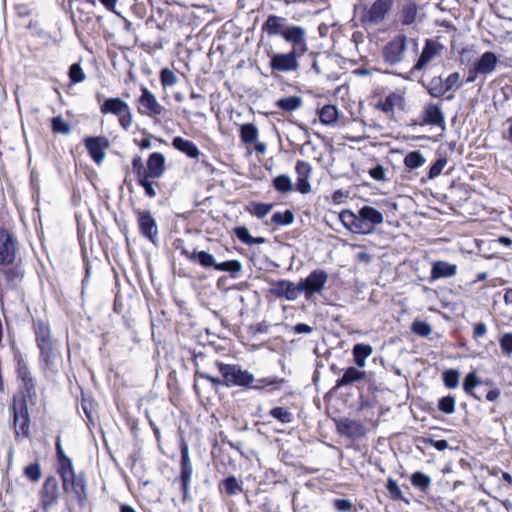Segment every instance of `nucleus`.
Returning <instances> with one entry per match:
<instances>
[{
    "label": "nucleus",
    "mask_w": 512,
    "mask_h": 512,
    "mask_svg": "<svg viewBox=\"0 0 512 512\" xmlns=\"http://www.w3.org/2000/svg\"><path fill=\"white\" fill-rule=\"evenodd\" d=\"M215 366L221 375L220 377H214L208 373H199V375L207 380H209L214 386H241L246 388L253 389H261L264 386L273 385L276 388H279L283 383V379L277 378H263L255 382L254 376L246 370H242L237 365L224 364L221 362H216Z\"/></svg>",
    "instance_id": "nucleus-1"
},
{
    "label": "nucleus",
    "mask_w": 512,
    "mask_h": 512,
    "mask_svg": "<svg viewBox=\"0 0 512 512\" xmlns=\"http://www.w3.org/2000/svg\"><path fill=\"white\" fill-rule=\"evenodd\" d=\"M383 214L372 206L365 205L354 214V233L371 234L375 227L383 223Z\"/></svg>",
    "instance_id": "nucleus-2"
},
{
    "label": "nucleus",
    "mask_w": 512,
    "mask_h": 512,
    "mask_svg": "<svg viewBox=\"0 0 512 512\" xmlns=\"http://www.w3.org/2000/svg\"><path fill=\"white\" fill-rule=\"evenodd\" d=\"M102 114H112L118 117L119 124L128 130L133 123V116L129 105L120 98H108L100 105Z\"/></svg>",
    "instance_id": "nucleus-3"
},
{
    "label": "nucleus",
    "mask_w": 512,
    "mask_h": 512,
    "mask_svg": "<svg viewBox=\"0 0 512 512\" xmlns=\"http://www.w3.org/2000/svg\"><path fill=\"white\" fill-rule=\"evenodd\" d=\"M17 360V367H16V373L17 377L21 380V395L17 397L18 399H25L26 401H29L30 403L34 404L37 392H36V386H35V379L31 375L27 364L22 358V355L18 353L16 355Z\"/></svg>",
    "instance_id": "nucleus-4"
},
{
    "label": "nucleus",
    "mask_w": 512,
    "mask_h": 512,
    "mask_svg": "<svg viewBox=\"0 0 512 512\" xmlns=\"http://www.w3.org/2000/svg\"><path fill=\"white\" fill-rule=\"evenodd\" d=\"M463 86L459 72L449 74L445 79L441 76L433 77L428 84V93L435 98L444 96L451 90H457Z\"/></svg>",
    "instance_id": "nucleus-5"
},
{
    "label": "nucleus",
    "mask_w": 512,
    "mask_h": 512,
    "mask_svg": "<svg viewBox=\"0 0 512 512\" xmlns=\"http://www.w3.org/2000/svg\"><path fill=\"white\" fill-rule=\"evenodd\" d=\"M36 341L41 353V360L47 366L52 365L55 357L54 346L51 341L49 326L44 322H38L35 325Z\"/></svg>",
    "instance_id": "nucleus-6"
},
{
    "label": "nucleus",
    "mask_w": 512,
    "mask_h": 512,
    "mask_svg": "<svg viewBox=\"0 0 512 512\" xmlns=\"http://www.w3.org/2000/svg\"><path fill=\"white\" fill-rule=\"evenodd\" d=\"M327 280L328 274L324 270L316 269L299 281L300 293H304L306 300H311L315 294L323 291Z\"/></svg>",
    "instance_id": "nucleus-7"
},
{
    "label": "nucleus",
    "mask_w": 512,
    "mask_h": 512,
    "mask_svg": "<svg viewBox=\"0 0 512 512\" xmlns=\"http://www.w3.org/2000/svg\"><path fill=\"white\" fill-rule=\"evenodd\" d=\"M18 251V242L14 234L0 228V265H13L16 262Z\"/></svg>",
    "instance_id": "nucleus-8"
},
{
    "label": "nucleus",
    "mask_w": 512,
    "mask_h": 512,
    "mask_svg": "<svg viewBox=\"0 0 512 512\" xmlns=\"http://www.w3.org/2000/svg\"><path fill=\"white\" fill-rule=\"evenodd\" d=\"M137 110L141 115L154 118L163 115L166 109L159 103L155 95L146 87H141V95L137 100Z\"/></svg>",
    "instance_id": "nucleus-9"
},
{
    "label": "nucleus",
    "mask_w": 512,
    "mask_h": 512,
    "mask_svg": "<svg viewBox=\"0 0 512 512\" xmlns=\"http://www.w3.org/2000/svg\"><path fill=\"white\" fill-rule=\"evenodd\" d=\"M12 410L16 435L27 437L29 435L30 422L27 401L25 399H18L17 397H14Z\"/></svg>",
    "instance_id": "nucleus-10"
},
{
    "label": "nucleus",
    "mask_w": 512,
    "mask_h": 512,
    "mask_svg": "<svg viewBox=\"0 0 512 512\" xmlns=\"http://www.w3.org/2000/svg\"><path fill=\"white\" fill-rule=\"evenodd\" d=\"M24 278V270L19 264L9 266L0 265V290H13L18 287Z\"/></svg>",
    "instance_id": "nucleus-11"
},
{
    "label": "nucleus",
    "mask_w": 512,
    "mask_h": 512,
    "mask_svg": "<svg viewBox=\"0 0 512 512\" xmlns=\"http://www.w3.org/2000/svg\"><path fill=\"white\" fill-rule=\"evenodd\" d=\"M300 53L292 49L289 53H275L270 60V67L277 72H292L299 68L297 58Z\"/></svg>",
    "instance_id": "nucleus-12"
},
{
    "label": "nucleus",
    "mask_w": 512,
    "mask_h": 512,
    "mask_svg": "<svg viewBox=\"0 0 512 512\" xmlns=\"http://www.w3.org/2000/svg\"><path fill=\"white\" fill-rule=\"evenodd\" d=\"M406 50V36L399 34L389 41L382 50L385 62L394 65L399 63Z\"/></svg>",
    "instance_id": "nucleus-13"
},
{
    "label": "nucleus",
    "mask_w": 512,
    "mask_h": 512,
    "mask_svg": "<svg viewBox=\"0 0 512 512\" xmlns=\"http://www.w3.org/2000/svg\"><path fill=\"white\" fill-rule=\"evenodd\" d=\"M374 107L388 117L392 118L395 112V109H403L404 108V96L400 91L389 92L385 96H380L375 102Z\"/></svg>",
    "instance_id": "nucleus-14"
},
{
    "label": "nucleus",
    "mask_w": 512,
    "mask_h": 512,
    "mask_svg": "<svg viewBox=\"0 0 512 512\" xmlns=\"http://www.w3.org/2000/svg\"><path fill=\"white\" fill-rule=\"evenodd\" d=\"M443 49L444 46L437 40L426 39L422 52L415 63L413 70H423L431 61L441 55Z\"/></svg>",
    "instance_id": "nucleus-15"
},
{
    "label": "nucleus",
    "mask_w": 512,
    "mask_h": 512,
    "mask_svg": "<svg viewBox=\"0 0 512 512\" xmlns=\"http://www.w3.org/2000/svg\"><path fill=\"white\" fill-rule=\"evenodd\" d=\"M270 293L277 298H283L288 301H295L299 294V284L295 285L288 280H279L271 283Z\"/></svg>",
    "instance_id": "nucleus-16"
},
{
    "label": "nucleus",
    "mask_w": 512,
    "mask_h": 512,
    "mask_svg": "<svg viewBox=\"0 0 512 512\" xmlns=\"http://www.w3.org/2000/svg\"><path fill=\"white\" fill-rule=\"evenodd\" d=\"M421 119L420 125L445 127V117L439 104L428 103L425 105Z\"/></svg>",
    "instance_id": "nucleus-17"
},
{
    "label": "nucleus",
    "mask_w": 512,
    "mask_h": 512,
    "mask_svg": "<svg viewBox=\"0 0 512 512\" xmlns=\"http://www.w3.org/2000/svg\"><path fill=\"white\" fill-rule=\"evenodd\" d=\"M136 214L141 233L145 237L150 239L153 243H155V239L157 238L158 234V229L156 221L153 218L151 212L148 210H137Z\"/></svg>",
    "instance_id": "nucleus-18"
},
{
    "label": "nucleus",
    "mask_w": 512,
    "mask_h": 512,
    "mask_svg": "<svg viewBox=\"0 0 512 512\" xmlns=\"http://www.w3.org/2000/svg\"><path fill=\"white\" fill-rule=\"evenodd\" d=\"M85 146L92 157V159L100 164L105 157L104 149L108 147L109 143L105 137H87L85 139Z\"/></svg>",
    "instance_id": "nucleus-19"
},
{
    "label": "nucleus",
    "mask_w": 512,
    "mask_h": 512,
    "mask_svg": "<svg viewBox=\"0 0 512 512\" xmlns=\"http://www.w3.org/2000/svg\"><path fill=\"white\" fill-rule=\"evenodd\" d=\"M457 269L456 264L442 260L434 261L430 271V281L453 277L456 275Z\"/></svg>",
    "instance_id": "nucleus-20"
},
{
    "label": "nucleus",
    "mask_w": 512,
    "mask_h": 512,
    "mask_svg": "<svg viewBox=\"0 0 512 512\" xmlns=\"http://www.w3.org/2000/svg\"><path fill=\"white\" fill-rule=\"evenodd\" d=\"M282 37L293 44V49L298 52L301 49L302 53L305 51V30L299 26H291L285 29Z\"/></svg>",
    "instance_id": "nucleus-21"
},
{
    "label": "nucleus",
    "mask_w": 512,
    "mask_h": 512,
    "mask_svg": "<svg viewBox=\"0 0 512 512\" xmlns=\"http://www.w3.org/2000/svg\"><path fill=\"white\" fill-rule=\"evenodd\" d=\"M393 3L394 0H376L368 10L369 21L379 23L384 20Z\"/></svg>",
    "instance_id": "nucleus-22"
},
{
    "label": "nucleus",
    "mask_w": 512,
    "mask_h": 512,
    "mask_svg": "<svg viewBox=\"0 0 512 512\" xmlns=\"http://www.w3.org/2000/svg\"><path fill=\"white\" fill-rule=\"evenodd\" d=\"M165 157L163 154L152 153L147 160L146 176L160 178L165 171Z\"/></svg>",
    "instance_id": "nucleus-23"
},
{
    "label": "nucleus",
    "mask_w": 512,
    "mask_h": 512,
    "mask_svg": "<svg viewBox=\"0 0 512 512\" xmlns=\"http://www.w3.org/2000/svg\"><path fill=\"white\" fill-rule=\"evenodd\" d=\"M497 63L498 58L496 54L491 51H486L474 62V65L477 71H480L481 75H488L496 69Z\"/></svg>",
    "instance_id": "nucleus-24"
},
{
    "label": "nucleus",
    "mask_w": 512,
    "mask_h": 512,
    "mask_svg": "<svg viewBox=\"0 0 512 512\" xmlns=\"http://www.w3.org/2000/svg\"><path fill=\"white\" fill-rule=\"evenodd\" d=\"M62 487L69 500H75L82 504L86 499V489L84 482H62Z\"/></svg>",
    "instance_id": "nucleus-25"
},
{
    "label": "nucleus",
    "mask_w": 512,
    "mask_h": 512,
    "mask_svg": "<svg viewBox=\"0 0 512 512\" xmlns=\"http://www.w3.org/2000/svg\"><path fill=\"white\" fill-rule=\"evenodd\" d=\"M60 490L57 482H44L41 491V501L44 509H47L58 499Z\"/></svg>",
    "instance_id": "nucleus-26"
},
{
    "label": "nucleus",
    "mask_w": 512,
    "mask_h": 512,
    "mask_svg": "<svg viewBox=\"0 0 512 512\" xmlns=\"http://www.w3.org/2000/svg\"><path fill=\"white\" fill-rule=\"evenodd\" d=\"M286 19L283 17H279L276 15H270L267 20L264 22L262 29L269 36L274 35H283V32L286 28H284V23Z\"/></svg>",
    "instance_id": "nucleus-27"
},
{
    "label": "nucleus",
    "mask_w": 512,
    "mask_h": 512,
    "mask_svg": "<svg viewBox=\"0 0 512 512\" xmlns=\"http://www.w3.org/2000/svg\"><path fill=\"white\" fill-rule=\"evenodd\" d=\"M172 145L175 149L185 153L190 158H197L200 154L199 149L193 142L180 136L173 139Z\"/></svg>",
    "instance_id": "nucleus-28"
},
{
    "label": "nucleus",
    "mask_w": 512,
    "mask_h": 512,
    "mask_svg": "<svg viewBox=\"0 0 512 512\" xmlns=\"http://www.w3.org/2000/svg\"><path fill=\"white\" fill-rule=\"evenodd\" d=\"M181 448V480H189L192 475V466L189 458L188 444L182 440Z\"/></svg>",
    "instance_id": "nucleus-29"
},
{
    "label": "nucleus",
    "mask_w": 512,
    "mask_h": 512,
    "mask_svg": "<svg viewBox=\"0 0 512 512\" xmlns=\"http://www.w3.org/2000/svg\"><path fill=\"white\" fill-rule=\"evenodd\" d=\"M182 253L186 255L191 261H198L203 267H214L216 265L213 255L206 251H200L198 253L189 252L186 249L182 250Z\"/></svg>",
    "instance_id": "nucleus-30"
},
{
    "label": "nucleus",
    "mask_w": 512,
    "mask_h": 512,
    "mask_svg": "<svg viewBox=\"0 0 512 512\" xmlns=\"http://www.w3.org/2000/svg\"><path fill=\"white\" fill-rule=\"evenodd\" d=\"M482 383V381L480 380V378L477 376L476 372L475 371H472L470 373H468L464 379V382H463V390L464 392L477 399V400H481V397L478 396L476 393H475V388L477 386H479L480 384Z\"/></svg>",
    "instance_id": "nucleus-31"
},
{
    "label": "nucleus",
    "mask_w": 512,
    "mask_h": 512,
    "mask_svg": "<svg viewBox=\"0 0 512 512\" xmlns=\"http://www.w3.org/2000/svg\"><path fill=\"white\" fill-rule=\"evenodd\" d=\"M318 115L321 123L331 125L338 120L339 112L334 105H325L318 110Z\"/></svg>",
    "instance_id": "nucleus-32"
},
{
    "label": "nucleus",
    "mask_w": 512,
    "mask_h": 512,
    "mask_svg": "<svg viewBox=\"0 0 512 512\" xmlns=\"http://www.w3.org/2000/svg\"><path fill=\"white\" fill-rule=\"evenodd\" d=\"M373 352L369 344H356L354 345V364L358 367H363L365 359Z\"/></svg>",
    "instance_id": "nucleus-33"
},
{
    "label": "nucleus",
    "mask_w": 512,
    "mask_h": 512,
    "mask_svg": "<svg viewBox=\"0 0 512 512\" xmlns=\"http://www.w3.org/2000/svg\"><path fill=\"white\" fill-rule=\"evenodd\" d=\"M415 442L419 445L424 446H433L438 451H444L448 448V442L444 439L441 440H435L434 436L431 434L425 435V436H418L415 439Z\"/></svg>",
    "instance_id": "nucleus-34"
},
{
    "label": "nucleus",
    "mask_w": 512,
    "mask_h": 512,
    "mask_svg": "<svg viewBox=\"0 0 512 512\" xmlns=\"http://www.w3.org/2000/svg\"><path fill=\"white\" fill-rule=\"evenodd\" d=\"M302 99L298 96L281 98L276 101V106L284 111L292 112L300 108Z\"/></svg>",
    "instance_id": "nucleus-35"
},
{
    "label": "nucleus",
    "mask_w": 512,
    "mask_h": 512,
    "mask_svg": "<svg viewBox=\"0 0 512 512\" xmlns=\"http://www.w3.org/2000/svg\"><path fill=\"white\" fill-rule=\"evenodd\" d=\"M240 137L244 143H253L258 138V129L252 123L243 124L240 128Z\"/></svg>",
    "instance_id": "nucleus-36"
},
{
    "label": "nucleus",
    "mask_w": 512,
    "mask_h": 512,
    "mask_svg": "<svg viewBox=\"0 0 512 512\" xmlns=\"http://www.w3.org/2000/svg\"><path fill=\"white\" fill-rule=\"evenodd\" d=\"M417 16V6L415 3H409L403 6L401 10V23L403 25H411L415 22Z\"/></svg>",
    "instance_id": "nucleus-37"
},
{
    "label": "nucleus",
    "mask_w": 512,
    "mask_h": 512,
    "mask_svg": "<svg viewBox=\"0 0 512 512\" xmlns=\"http://www.w3.org/2000/svg\"><path fill=\"white\" fill-rule=\"evenodd\" d=\"M425 163L420 151H411L404 158V165L409 169H417Z\"/></svg>",
    "instance_id": "nucleus-38"
},
{
    "label": "nucleus",
    "mask_w": 512,
    "mask_h": 512,
    "mask_svg": "<svg viewBox=\"0 0 512 512\" xmlns=\"http://www.w3.org/2000/svg\"><path fill=\"white\" fill-rule=\"evenodd\" d=\"M58 472L62 480H75V474L69 458L58 461Z\"/></svg>",
    "instance_id": "nucleus-39"
},
{
    "label": "nucleus",
    "mask_w": 512,
    "mask_h": 512,
    "mask_svg": "<svg viewBox=\"0 0 512 512\" xmlns=\"http://www.w3.org/2000/svg\"><path fill=\"white\" fill-rule=\"evenodd\" d=\"M274 188L281 193H289L293 191V183L289 176L279 175L273 180Z\"/></svg>",
    "instance_id": "nucleus-40"
},
{
    "label": "nucleus",
    "mask_w": 512,
    "mask_h": 512,
    "mask_svg": "<svg viewBox=\"0 0 512 512\" xmlns=\"http://www.w3.org/2000/svg\"><path fill=\"white\" fill-rule=\"evenodd\" d=\"M456 399L452 395H447L438 400L437 408L444 414H452L455 412Z\"/></svg>",
    "instance_id": "nucleus-41"
},
{
    "label": "nucleus",
    "mask_w": 512,
    "mask_h": 512,
    "mask_svg": "<svg viewBox=\"0 0 512 512\" xmlns=\"http://www.w3.org/2000/svg\"><path fill=\"white\" fill-rule=\"evenodd\" d=\"M460 373L456 369L445 370L442 374L444 385L449 389H454L459 384Z\"/></svg>",
    "instance_id": "nucleus-42"
},
{
    "label": "nucleus",
    "mask_w": 512,
    "mask_h": 512,
    "mask_svg": "<svg viewBox=\"0 0 512 512\" xmlns=\"http://www.w3.org/2000/svg\"><path fill=\"white\" fill-rule=\"evenodd\" d=\"M270 415L282 423H290L293 420L292 413L284 407H275L270 411Z\"/></svg>",
    "instance_id": "nucleus-43"
},
{
    "label": "nucleus",
    "mask_w": 512,
    "mask_h": 512,
    "mask_svg": "<svg viewBox=\"0 0 512 512\" xmlns=\"http://www.w3.org/2000/svg\"><path fill=\"white\" fill-rule=\"evenodd\" d=\"M294 220V214L290 210L284 212H276L273 214L271 221L276 225H289Z\"/></svg>",
    "instance_id": "nucleus-44"
},
{
    "label": "nucleus",
    "mask_w": 512,
    "mask_h": 512,
    "mask_svg": "<svg viewBox=\"0 0 512 512\" xmlns=\"http://www.w3.org/2000/svg\"><path fill=\"white\" fill-rule=\"evenodd\" d=\"M411 331L421 337H427L431 334V326L422 320H415L411 325Z\"/></svg>",
    "instance_id": "nucleus-45"
},
{
    "label": "nucleus",
    "mask_w": 512,
    "mask_h": 512,
    "mask_svg": "<svg viewBox=\"0 0 512 512\" xmlns=\"http://www.w3.org/2000/svg\"><path fill=\"white\" fill-rule=\"evenodd\" d=\"M52 131L66 135L70 133L71 127L61 116H57L52 119Z\"/></svg>",
    "instance_id": "nucleus-46"
},
{
    "label": "nucleus",
    "mask_w": 512,
    "mask_h": 512,
    "mask_svg": "<svg viewBox=\"0 0 512 512\" xmlns=\"http://www.w3.org/2000/svg\"><path fill=\"white\" fill-rule=\"evenodd\" d=\"M160 80H161V84L164 87H172L177 83L178 78H177L176 74L171 69L164 68V69H162V71L160 73Z\"/></svg>",
    "instance_id": "nucleus-47"
},
{
    "label": "nucleus",
    "mask_w": 512,
    "mask_h": 512,
    "mask_svg": "<svg viewBox=\"0 0 512 512\" xmlns=\"http://www.w3.org/2000/svg\"><path fill=\"white\" fill-rule=\"evenodd\" d=\"M215 269L219 271L237 273L242 269V265L237 260H231L223 263H216Z\"/></svg>",
    "instance_id": "nucleus-48"
},
{
    "label": "nucleus",
    "mask_w": 512,
    "mask_h": 512,
    "mask_svg": "<svg viewBox=\"0 0 512 512\" xmlns=\"http://www.w3.org/2000/svg\"><path fill=\"white\" fill-rule=\"evenodd\" d=\"M446 164H447V158L441 157V158L437 159L429 168L428 178L434 179L437 176H439L441 174L443 168L446 166Z\"/></svg>",
    "instance_id": "nucleus-49"
},
{
    "label": "nucleus",
    "mask_w": 512,
    "mask_h": 512,
    "mask_svg": "<svg viewBox=\"0 0 512 512\" xmlns=\"http://www.w3.org/2000/svg\"><path fill=\"white\" fill-rule=\"evenodd\" d=\"M386 489H387L389 496L392 500H394V501L403 500L406 503H408V500L405 499L402 495L401 489L398 486V482H387Z\"/></svg>",
    "instance_id": "nucleus-50"
},
{
    "label": "nucleus",
    "mask_w": 512,
    "mask_h": 512,
    "mask_svg": "<svg viewBox=\"0 0 512 512\" xmlns=\"http://www.w3.org/2000/svg\"><path fill=\"white\" fill-rule=\"evenodd\" d=\"M337 221L348 231H352V211L343 210L336 215Z\"/></svg>",
    "instance_id": "nucleus-51"
},
{
    "label": "nucleus",
    "mask_w": 512,
    "mask_h": 512,
    "mask_svg": "<svg viewBox=\"0 0 512 512\" xmlns=\"http://www.w3.org/2000/svg\"><path fill=\"white\" fill-rule=\"evenodd\" d=\"M499 345L504 354L510 355L512 353V333H504L499 338Z\"/></svg>",
    "instance_id": "nucleus-52"
},
{
    "label": "nucleus",
    "mask_w": 512,
    "mask_h": 512,
    "mask_svg": "<svg viewBox=\"0 0 512 512\" xmlns=\"http://www.w3.org/2000/svg\"><path fill=\"white\" fill-rule=\"evenodd\" d=\"M69 77L73 83H79L85 79V74L79 64L75 63L70 66Z\"/></svg>",
    "instance_id": "nucleus-53"
},
{
    "label": "nucleus",
    "mask_w": 512,
    "mask_h": 512,
    "mask_svg": "<svg viewBox=\"0 0 512 512\" xmlns=\"http://www.w3.org/2000/svg\"><path fill=\"white\" fill-rule=\"evenodd\" d=\"M368 174L376 181L384 182L387 180L386 178V169L380 165L377 164L376 166L370 168L368 170Z\"/></svg>",
    "instance_id": "nucleus-54"
},
{
    "label": "nucleus",
    "mask_w": 512,
    "mask_h": 512,
    "mask_svg": "<svg viewBox=\"0 0 512 512\" xmlns=\"http://www.w3.org/2000/svg\"><path fill=\"white\" fill-rule=\"evenodd\" d=\"M295 170L298 178L309 179L312 169L308 162L298 161Z\"/></svg>",
    "instance_id": "nucleus-55"
},
{
    "label": "nucleus",
    "mask_w": 512,
    "mask_h": 512,
    "mask_svg": "<svg viewBox=\"0 0 512 512\" xmlns=\"http://www.w3.org/2000/svg\"><path fill=\"white\" fill-rule=\"evenodd\" d=\"M25 476L31 480H37L41 477L40 465L35 462L29 464L24 470Z\"/></svg>",
    "instance_id": "nucleus-56"
},
{
    "label": "nucleus",
    "mask_w": 512,
    "mask_h": 512,
    "mask_svg": "<svg viewBox=\"0 0 512 512\" xmlns=\"http://www.w3.org/2000/svg\"><path fill=\"white\" fill-rule=\"evenodd\" d=\"M220 491L228 495H234L241 492L242 487L239 482H223V485L220 486Z\"/></svg>",
    "instance_id": "nucleus-57"
},
{
    "label": "nucleus",
    "mask_w": 512,
    "mask_h": 512,
    "mask_svg": "<svg viewBox=\"0 0 512 512\" xmlns=\"http://www.w3.org/2000/svg\"><path fill=\"white\" fill-rule=\"evenodd\" d=\"M234 232H235V235L238 237V239L241 242H243L247 245H251L252 236L250 235L249 230L246 227H244V226L236 227L234 229Z\"/></svg>",
    "instance_id": "nucleus-58"
},
{
    "label": "nucleus",
    "mask_w": 512,
    "mask_h": 512,
    "mask_svg": "<svg viewBox=\"0 0 512 512\" xmlns=\"http://www.w3.org/2000/svg\"><path fill=\"white\" fill-rule=\"evenodd\" d=\"M272 207L271 204L254 203L253 214L258 218H264L271 211Z\"/></svg>",
    "instance_id": "nucleus-59"
},
{
    "label": "nucleus",
    "mask_w": 512,
    "mask_h": 512,
    "mask_svg": "<svg viewBox=\"0 0 512 512\" xmlns=\"http://www.w3.org/2000/svg\"><path fill=\"white\" fill-rule=\"evenodd\" d=\"M132 169L136 173L137 179L144 178V176H146V168H144L140 156L134 157L132 161Z\"/></svg>",
    "instance_id": "nucleus-60"
},
{
    "label": "nucleus",
    "mask_w": 512,
    "mask_h": 512,
    "mask_svg": "<svg viewBox=\"0 0 512 512\" xmlns=\"http://www.w3.org/2000/svg\"><path fill=\"white\" fill-rule=\"evenodd\" d=\"M338 431L341 435L350 437L352 435V421L349 419L340 420L337 423Z\"/></svg>",
    "instance_id": "nucleus-61"
},
{
    "label": "nucleus",
    "mask_w": 512,
    "mask_h": 512,
    "mask_svg": "<svg viewBox=\"0 0 512 512\" xmlns=\"http://www.w3.org/2000/svg\"><path fill=\"white\" fill-rule=\"evenodd\" d=\"M150 176H144V178H139L138 182L139 184L145 189L146 194L149 197H155L156 191L153 187V183L149 181Z\"/></svg>",
    "instance_id": "nucleus-62"
},
{
    "label": "nucleus",
    "mask_w": 512,
    "mask_h": 512,
    "mask_svg": "<svg viewBox=\"0 0 512 512\" xmlns=\"http://www.w3.org/2000/svg\"><path fill=\"white\" fill-rule=\"evenodd\" d=\"M352 382V367L346 369L343 377L337 381L334 390L339 389L341 386L349 384Z\"/></svg>",
    "instance_id": "nucleus-63"
},
{
    "label": "nucleus",
    "mask_w": 512,
    "mask_h": 512,
    "mask_svg": "<svg viewBox=\"0 0 512 512\" xmlns=\"http://www.w3.org/2000/svg\"><path fill=\"white\" fill-rule=\"evenodd\" d=\"M486 333H487V327L483 322L474 324V326H473V338L474 339L477 340V339L485 336Z\"/></svg>",
    "instance_id": "nucleus-64"
}]
</instances>
